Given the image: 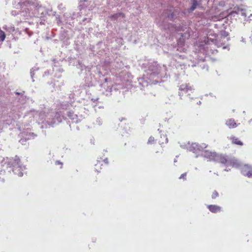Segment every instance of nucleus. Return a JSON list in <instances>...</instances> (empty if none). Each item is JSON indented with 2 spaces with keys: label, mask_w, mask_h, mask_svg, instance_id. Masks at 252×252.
<instances>
[{
  "label": "nucleus",
  "mask_w": 252,
  "mask_h": 252,
  "mask_svg": "<svg viewBox=\"0 0 252 252\" xmlns=\"http://www.w3.org/2000/svg\"><path fill=\"white\" fill-rule=\"evenodd\" d=\"M5 173L4 170H0V175H3Z\"/></svg>",
  "instance_id": "nucleus-37"
},
{
  "label": "nucleus",
  "mask_w": 252,
  "mask_h": 252,
  "mask_svg": "<svg viewBox=\"0 0 252 252\" xmlns=\"http://www.w3.org/2000/svg\"><path fill=\"white\" fill-rule=\"evenodd\" d=\"M49 74H50V71L47 70V71H45L44 74L43 75V76H46L47 75H49Z\"/></svg>",
  "instance_id": "nucleus-31"
},
{
  "label": "nucleus",
  "mask_w": 252,
  "mask_h": 252,
  "mask_svg": "<svg viewBox=\"0 0 252 252\" xmlns=\"http://www.w3.org/2000/svg\"><path fill=\"white\" fill-rule=\"evenodd\" d=\"M192 87L189 86V84H184L180 85L179 89V95L180 97V99H182V96L184 94H187L189 91H192Z\"/></svg>",
  "instance_id": "nucleus-9"
},
{
  "label": "nucleus",
  "mask_w": 252,
  "mask_h": 252,
  "mask_svg": "<svg viewBox=\"0 0 252 252\" xmlns=\"http://www.w3.org/2000/svg\"><path fill=\"white\" fill-rule=\"evenodd\" d=\"M220 163L226 167L232 166L235 167H240V163L238 159L235 158H230L227 155H222L220 158Z\"/></svg>",
  "instance_id": "nucleus-6"
},
{
  "label": "nucleus",
  "mask_w": 252,
  "mask_h": 252,
  "mask_svg": "<svg viewBox=\"0 0 252 252\" xmlns=\"http://www.w3.org/2000/svg\"><path fill=\"white\" fill-rule=\"evenodd\" d=\"M98 108H100V109L103 108V106L101 105H98Z\"/></svg>",
  "instance_id": "nucleus-39"
},
{
  "label": "nucleus",
  "mask_w": 252,
  "mask_h": 252,
  "mask_svg": "<svg viewBox=\"0 0 252 252\" xmlns=\"http://www.w3.org/2000/svg\"><path fill=\"white\" fill-rule=\"evenodd\" d=\"M177 160L176 158H175V159H174V162H177Z\"/></svg>",
  "instance_id": "nucleus-43"
},
{
  "label": "nucleus",
  "mask_w": 252,
  "mask_h": 252,
  "mask_svg": "<svg viewBox=\"0 0 252 252\" xmlns=\"http://www.w3.org/2000/svg\"><path fill=\"white\" fill-rule=\"evenodd\" d=\"M186 175H187V173H184L180 176V177H179V179H183L184 180H186Z\"/></svg>",
  "instance_id": "nucleus-29"
},
{
  "label": "nucleus",
  "mask_w": 252,
  "mask_h": 252,
  "mask_svg": "<svg viewBox=\"0 0 252 252\" xmlns=\"http://www.w3.org/2000/svg\"><path fill=\"white\" fill-rule=\"evenodd\" d=\"M55 164H56V165H59V164L61 165V168H62V166H63V163H62L61 161H60V160H57V161H56V162H55Z\"/></svg>",
  "instance_id": "nucleus-30"
},
{
  "label": "nucleus",
  "mask_w": 252,
  "mask_h": 252,
  "mask_svg": "<svg viewBox=\"0 0 252 252\" xmlns=\"http://www.w3.org/2000/svg\"><path fill=\"white\" fill-rule=\"evenodd\" d=\"M55 76L57 77H58V78L60 77V75H57L56 73H55Z\"/></svg>",
  "instance_id": "nucleus-41"
},
{
  "label": "nucleus",
  "mask_w": 252,
  "mask_h": 252,
  "mask_svg": "<svg viewBox=\"0 0 252 252\" xmlns=\"http://www.w3.org/2000/svg\"><path fill=\"white\" fill-rule=\"evenodd\" d=\"M18 4L19 5L20 7H23V6H22L23 5H24L25 4V3L24 2H23V3H21V2H19L18 3Z\"/></svg>",
  "instance_id": "nucleus-35"
},
{
  "label": "nucleus",
  "mask_w": 252,
  "mask_h": 252,
  "mask_svg": "<svg viewBox=\"0 0 252 252\" xmlns=\"http://www.w3.org/2000/svg\"><path fill=\"white\" fill-rule=\"evenodd\" d=\"M218 196H219L218 192L217 191L215 190L213 192V194L212 195V199H215V198H216Z\"/></svg>",
  "instance_id": "nucleus-28"
},
{
  "label": "nucleus",
  "mask_w": 252,
  "mask_h": 252,
  "mask_svg": "<svg viewBox=\"0 0 252 252\" xmlns=\"http://www.w3.org/2000/svg\"><path fill=\"white\" fill-rule=\"evenodd\" d=\"M38 70H39V67H36V66H34L31 69L30 73H31V78L32 79V82L34 81V80H33V77L35 74V72L36 71H38Z\"/></svg>",
  "instance_id": "nucleus-19"
},
{
  "label": "nucleus",
  "mask_w": 252,
  "mask_h": 252,
  "mask_svg": "<svg viewBox=\"0 0 252 252\" xmlns=\"http://www.w3.org/2000/svg\"><path fill=\"white\" fill-rule=\"evenodd\" d=\"M74 101L68 102L63 101L61 103V109L66 111V115L72 123H78L87 115L89 111L85 107H76Z\"/></svg>",
  "instance_id": "nucleus-4"
},
{
  "label": "nucleus",
  "mask_w": 252,
  "mask_h": 252,
  "mask_svg": "<svg viewBox=\"0 0 252 252\" xmlns=\"http://www.w3.org/2000/svg\"><path fill=\"white\" fill-rule=\"evenodd\" d=\"M210 96H213V95H212V94H210Z\"/></svg>",
  "instance_id": "nucleus-47"
},
{
  "label": "nucleus",
  "mask_w": 252,
  "mask_h": 252,
  "mask_svg": "<svg viewBox=\"0 0 252 252\" xmlns=\"http://www.w3.org/2000/svg\"><path fill=\"white\" fill-rule=\"evenodd\" d=\"M102 69H103L105 66H102Z\"/></svg>",
  "instance_id": "nucleus-48"
},
{
  "label": "nucleus",
  "mask_w": 252,
  "mask_h": 252,
  "mask_svg": "<svg viewBox=\"0 0 252 252\" xmlns=\"http://www.w3.org/2000/svg\"><path fill=\"white\" fill-rule=\"evenodd\" d=\"M230 139L232 140V143L233 144L240 146L243 145V142L239 140V139L235 136H231Z\"/></svg>",
  "instance_id": "nucleus-15"
},
{
  "label": "nucleus",
  "mask_w": 252,
  "mask_h": 252,
  "mask_svg": "<svg viewBox=\"0 0 252 252\" xmlns=\"http://www.w3.org/2000/svg\"><path fill=\"white\" fill-rule=\"evenodd\" d=\"M197 104L200 105L201 104V102L200 101H199V102H197Z\"/></svg>",
  "instance_id": "nucleus-42"
},
{
  "label": "nucleus",
  "mask_w": 252,
  "mask_h": 252,
  "mask_svg": "<svg viewBox=\"0 0 252 252\" xmlns=\"http://www.w3.org/2000/svg\"><path fill=\"white\" fill-rule=\"evenodd\" d=\"M95 123L97 125L101 126L103 123L102 119L100 117L97 118L95 121Z\"/></svg>",
  "instance_id": "nucleus-26"
},
{
  "label": "nucleus",
  "mask_w": 252,
  "mask_h": 252,
  "mask_svg": "<svg viewBox=\"0 0 252 252\" xmlns=\"http://www.w3.org/2000/svg\"><path fill=\"white\" fill-rule=\"evenodd\" d=\"M225 125L229 128H234L236 127L239 124H237L235 123V120L232 119H229L226 121Z\"/></svg>",
  "instance_id": "nucleus-13"
},
{
  "label": "nucleus",
  "mask_w": 252,
  "mask_h": 252,
  "mask_svg": "<svg viewBox=\"0 0 252 252\" xmlns=\"http://www.w3.org/2000/svg\"><path fill=\"white\" fill-rule=\"evenodd\" d=\"M115 76L117 80H120L122 82H126L129 81L131 74L124 70L121 71L118 70L115 73Z\"/></svg>",
  "instance_id": "nucleus-8"
},
{
  "label": "nucleus",
  "mask_w": 252,
  "mask_h": 252,
  "mask_svg": "<svg viewBox=\"0 0 252 252\" xmlns=\"http://www.w3.org/2000/svg\"><path fill=\"white\" fill-rule=\"evenodd\" d=\"M100 165L101 166L102 165V164L101 163V160H97L96 163L95 164V171L97 172H98V173L100 172V171L97 168V166H99Z\"/></svg>",
  "instance_id": "nucleus-24"
},
{
  "label": "nucleus",
  "mask_w": 252,
  "mask_h": 252,
  "mask_svg": "<svg viewBox=\"0 0 252 252\" xmlns=\"http://www.w3.org/2000/svg\"><path fill=\"white\" fill-rule=\"evenodd\" d=\"M243 114H245V113H246L245 111H244L243 112Z\"/></svg>",
  "instance_id": "nucleus-45"
},
{
  "label": "nucleus",
  "mask_w": 252,
  "mask_h": 252,
  "mask_svg": "<svg viewBox=\"0 0 252 252\" xmlns=\"http://www.w3.org/2000/svg\"><path fill=\"white\" fill-rule=\"evenodd\" d=\"M244 176H247L248 178H252V166L247 173H244Z\"/></svg>",
  "instance_id": "nucleus-23"
},
{
  "label": "nucleus",
  "mask_w": 252,
  "mask_h": 252,
  "mask_svg": "<svg viewBox=\"0 0 252 252\" xmlns=\"http://www.w3.org/2000/svg\"><path fill=\"white\" fill-rule=\"evenodd\" d=\"M74 94H69V98H70V99H71V100L72 99H73V98H74ZM71 101H72L71 100Z\"/></svg>",
  "instance_id": "nucleus-33"
},
{
  "label": "nucleus",
  "mask_w": 252,
  "mask_h": 252,
  "mask_svg": "<svg viewBox=\"0 0 252 252\" xmlns=\"http://www.w3.org/2000/svg\"><path fill=\"white\" fill-rule=\"evenodd\" d=\"M3 166H5L7 169H9L8 172L12 171L14 174L19 177L23 175L24 172L26 170L25 166L21 164L19 157L17 156L14 158L7 159V161Z\"/></svg>",
  "instance_id": "nucleus-5"
},
{
  "label": "nucleus",
  "mask_w": 252,
  "mask_h": 252,
  "mask_svg": "<svg viewBox=\"0 0 252 252\" xmlns=\"http://www.w3.org/2000/svg\"><path fill=\"white\" fill-rule=\"evenodd\" d=\"M252 119H251V120H250V121H249V123H250L251 122H252Z\"/></svg>",
  "instance_id": "nucleus-44"
},
{
  "label": "nucleus",
  "mask_w": 252,
  "mask_h": 252,
  "mask_svg": "<svg viewBox=\"0 0 252 252\" xmlns=\"http://www.w3.org/2000/svg\"><path fill=\"white\" fill-rule=\"evenodd\" d=\"M5 38V35L4 32L0 30V41H3Z\"/></svg>",
  "instance_id": "nucleus-25"
},
{
  "label": "nucleus",
  "mask_w": 252,
  "mask_h": 252,
  "mask_svg": "<svg viewBox=\"0 0 252 252\" xmlns=\"http://www.w3.org/2000/svg\"><path fill=\"white\" fill-rule=\"evenodd\" d=\"M122 16L123 18L125 17V15L123 13H118L111 16V18L114 19H117L119 17Z\"/></svg>",
  "instance_id": "nucleus-21"
},
{
  "label": "nucleus",
  "mask_w": 252,
  "mask_h": 252,
  "mask_svg": "<svg viewBox=\"0 0 252 252\" xmlns=\"http://www.w3.org/2000/svg\"><path fill=\"white\" fill-rule=\"evenodd\" d=\"M155 138L153 136H150L148 140L147 143L148 144H153L154 142Z\"/></svg>",
  "instance_id": "nucleus-27"
},
{
  "label": "nucleus",
  "mask_w": 252,
  "mask_h": 252,
  "mask_svg": "<svg viewBox=\"0 0 252 252\" xmlns=\"http://www.w3.org/2000/svg\"><path fill=\"white\" fill-rule=\"evenodd\" d=\"M49 85H52L53 88H54L55 90L56 89L60 90L61 86L63 85V82L61 81V82H59V81H54L53 82L52 81L51 83L48 82V83Z\"/></svg>",
  "instance_id": "nucleus-14"
},
{
  "label": "nucleus",
  "mask_w": 252,
  "mask_h": 252,
  "mask_svg": "<svg viewBox=\"0 0 252 252\" xmlns=\"http://www.w3.org/2000/svg\"><path fill=\"white\" fill-rule=\"evenodd\" d=\"M197 4V1L196 0H193L192 2L191 6L190 8V10L193 11L196 8Z\"/></svg>",
  "instance_id": "nucleus-22"
},
{
  "label": "nucleus",
  "mask_w": 252,
  "mask_h": 252,
  "mask_svg": "<svg viewBox=\"0 0 252 252\" xmlns=\"http://www.w3.org/2000/svg\"><path fill=\"white\" fill-rule=\"evenodd\" d=\"M141 66L145 74L142 78H138L137 82H135V87H139L140 90H144L145 88L148 87L152 84H156L160 82L159 78L164 75V71H167L166 66L162 64V67L159 64H142Z\"/></svg>",
  "instance_id": "nucleus-2"
},
{
  "label": "nucleus",
  "mask_w": 252,
  "mask_h": 252,
  "mask_svg": "<svg viewBox=\"0 0 252 252\" xmlns=\"http://www.w3.org/2000/svg\"><path fill=\"white\" fill-rule=\"evenodd\" d=\"M252 166L249 164H245L241 167V173L244 175V173H247L250 170Z\"/></svg>",
  "instance_id": "nucleus-16"
},
{
  "label": "nucleus",
  "mask_w": 252,
  "mask_h": 252,
  "mask_svg": "<svg viewBox=\"0 0 252 252\" xmlns=\"http://www.w3.org/2000/svg\"><path fill=\"white\" fill-rule=\"evenodd\" d=\"M53 71H58L61 73L63 71V69L60 65L55 64L53 67Z\"/></svg>",
  "instance_id": "nucleus-20"
},
{
  "label": "nucleus",
  "mask_w": 252,
  "mask_h": 252,
  "mask_svg": "<svg viewBox=\"0 0 252 252\" xmlns=\"http://www.w3.org/2000/svg\"><path fill=\"white\" fill-rule=\"evenodd\" d=\"M207 207L209 210L213 213H217L221 211V207L217 205H208Z\"/></svg>",
  "instance_id": "nucleus-12"
},
{
  "label": "nucleus",
  "mask_w": 252,
  "mask_h": 252,
  "mask_svg": "<svg viewBox=\"0 0 252 252\" xmlns=\"http://www.w3.org/2000/svg\"><path fill=\"white\" fill-rule=\"evenodd\" d=\"M0 181L2 183H4V181H5V179L4 178H1V177H0Z\"/></svg>",
  "instance_id": "nucleus-34"
},
{
  "label": "nucleus",
  "mask_w": 252,
  "mask_h": 252,
  "mask_svg": "<svg viewBox=\"0 0 252 252\" xmlns=\"http://www.w3.org/2000/svg\"><path fill=\"white\" fill-rule=\"evenodd\" d=\"M181 147L195 154L196 158L201 156L206 158L209 161H214L220 163V159L222 157V154H218L214 152L204 150L207 147V145L205 143L199 144L197 143H193L190 144L189 142L187 144L181 145Z\"/></svg>",
  "instance_id": "nucleus-3"
},
{
  "label": "nucleus",
  "mask_w": 252,
  "mask_h": 252,
  "mask_svg": "<svg viewBox=\"0 0 252 252\" xmlns=\"http://www.w3.org/2000/svg\"><path fill=\"white\" fill-rule=\"evenodd\" d=\"M66 120V117L61 114V112H57L54 114V117L52 118V120H50V119L49 118V120L46 122L45 123V127H47V125L53 127L55 125H57L62 122L63 120Z\"/></svg>",
  "instance_id": "nucleus-7"
},
{
  "label": "nucleus",
  "mask_w": 252,
  "mask_h": 252,
  "mask_svg": "<svg viewBox=\"0 0 252 252\" xmlns=\"http://www.w3.org/2000/svg\"><path fill=\"white\" fill-rule=\"evenodd\" d=\"M159 143L160 145L168 143V138L166 134L161 135L160 139L159 140Z\"/></svg>",
  "instance_id": "nucleus-18"
},
{
  "label": "nucleus",
  "mask_w": 252,
  "mask_h": 252,
  "mask_svg": "<svg viewBox=\"0 0 252 252\" xmlns=\"http://www.w3.org/2000/svg\"><path fill=\"white\" fill-rule=\"evenodd\" d=\"M25 92L23 91L22 93H19L16 92L15 93L16 94L18 95L17 99H18V102H19L21 104H25L27 101L29 99V98L25 95Z\"/></svg>",
  "instance_id": "nucleus-10"
},
{
  "label": "nucleus",
  "mask_w": 252,
  "mask_h": 252,
  "mask_svg": "<svg viewBox=\"0 0 252 252\" xmlns=\"http://www.w3.org/2000/svg\"><path fill=\"white\" fill-rule=\"evenodd\" d=\"M36 136V135L33 132H30L29 134H27L25 135V136H23L21 139L19 140V142H20L22 145H25L26 142L27 140L30 139L32 137V138H34Z\"/></svg>",
  "instance_id": "nucleus-11"
},
{
  "label": "nucleus",
  "mask_w": 252,
  "mask_h": 252,
  "mask_svg": "<svg viewBox=\"0 0 252 252\" xmlns=\"http://www.w3.org/2000/svg\"><path fill=\"white\" fill-rule=\"evenodd\" d=\"M103 161L106 164L108 165V160L107 158H105L103 159Z\"/></svg>",
  "instance_id": "nucleus-32"
},
{
  "label": "nucleus",
  "mask_w": 252,
  "mask_h": 252,
  "mask_svg": "<svg viewBox=\"0 0 252 252\" xmlns=\"http://www.w3.org/2000/svg\"><path fill=\"white\" fill-rule=\"evenodd\" d=\"M230 170V168H227V167L224 169V171H229Z\"/></svg>",
  "instance_id": "nucleus-40"
},
{
  "label": "nucleus",
  "mask_w": 252,
  "mask_h": 252,
  "mask_svg": "<svg viewBox=\"0 0 252 252\" xmlns=\"http://www.w3.org/2000/svg\"><path fill=\"white\" fill-rule=\"evenodd\" d=\"M76 67L79 74L84 76V85L90 87L95 86L97 83L100 87V91L106 96H110L113 91H118L123 88L120 84H113L111 79L104 77L105 72L101 70V64L94 66L90 64L86 66L85 64H76Z\"/></svg>",
  "instance_id": "nucleus-1"
},
{
  "label": "nucleus",
  "mask_w": 252,
  "mask_h": 252,
  "mask_svg": "<svg viewBox=\"0 0 252 252\" xmlns=\"http://www.w3.org/2000/svg\"><path fill=\"white\" fill-rule=\"evenodd\" d=\"M98 99V97H96L95 98H92V100L94 101V102H95V101H96Z\"/></svg>",
  "instance_id": "nucleus-36"
},
{
  "label": "nucleus",
  "mask_w": 252,
  "mask_h": 252,
  "mask_svg": "<svg viewBox=\"0 0 252 252\" xmlns=\"http://www.w3.org/2000/svg\"><path fill=\"white\" fill-rule=\"evenodd\" d=\"M191 66L192 67L198 66L202 69H205L207 71L208 70V66L207 64H192Z\"/></svg>",
  "instance_id": "nucleus-17"
},
{
  "label": "nucleus",
  "mask_w": 252,
  "mask_h": 252,
  "mask_svg": "<svg viewBox=\"0 0 252 252\" xmlns=\"http://www.w3.org/2000/svg\"><path fill=\"white\" fill-rule=\"evenodd\" d=\"M67 124H68L69 126H70V124H69V122H67Z\"/></svg>",
  "instance_id": "nucleus-46"
},
{
  "label": "nucleus",
  "mask_w": 252,
  "mask_h": 252,
  "mask_svg": "<svg viewBox=\"0 0 252 252\" xmlns=\"http://www.w3.org/2000/svg\"><path fill=\"white\" fill-rule=\"evenodd\" d=\"M182 64H179L177 66H176V68H179V67H182Z\"/></svg>",
  "instance_id": "nucleus-38"
}]
</instances>
